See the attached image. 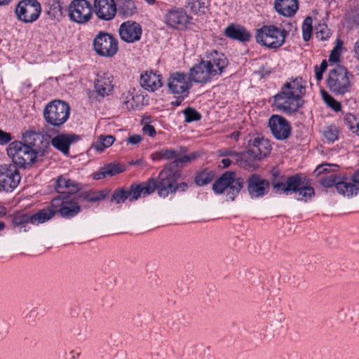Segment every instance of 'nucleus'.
<instances>
[{
	"instance_id": "4",
	"label": "nucleus",
	"mask_w": 359,
	"mask_h": 359,
	"mask_svg": "<svg viewBox=\"0 0 359 359\" xmlns=\"http://www.w3.org/2000/svg\"><path fill=\"white\" fill-rule=\"evenodd\" d=\"M7 154L12 158L13 165L25 169L35 163L38 156H43L44 150L29 147L22 142L15 141L9 144Z\"/></svg>"
},
{
	"instance_id": "24",
	"label": "nucleus",
	"mask_w": 359,
	"mask_h": 359,
	"mask_svg": "<svg viewBox=\"0 0 359 359\" xmlns=\"http://www.w3.org/2000/svg\"><path fill=\"white\" fill-rule=\"evenodd\" d=\"M248 149L261 160L270 154L271 147L269 141L259 136H252L248 140Z\"/></svg>"
},
{
	"instance_id": "34",
	"label": "nucleus",
	"mask_w": 359,
	"mask_h": 359,
	"mask_svg": "<svg viewBox=\"0 0 359 359\" xmlns=\"http://www.w3.org/2000/svg\"><path fill=\"white\" fill-rule=\"evenodd\" d=\"M177 150L180 154L175 158L174 161L165 165L173 171H180V168H182L184 165L189 163L188 156L187 155L182 156V154L186 152V149L183 147H180Z\"/></svg>"
},
{
	"instance_id": "55",
	"label": "nucleus",
	"mask_w": 359,
	"mask_h": 359,
	"mask_svg": "<svg viewBox=\"0 0 359 359\" xmlns=\"http://www.w3.org/2000/svg\"><path fill=\"white\" fill-rule=\"evenodd\" d=\"M142 136L140 135H133L128 137L127 142L131 144H137L142 141Z\"/></svg>"
},
{
	"instance_id": "3",
	"label": "nucleus",
	"mask_w": 359,
	"mask_h": 359,
	"mask_svg": "<svg viewBox=\"0 0 359 359\" xmlns=\"http://www.w3.org/2000/svg\"><path fill=\"white\" fill-rule=\"evenodd\" d=\"M181 177V171L172 170L166 165L159 172L158 179L149 178L147 182H142V187H150L149 195L156 189L158 195L165 198L170 194L176 193V182Z\"/></svg>"
},
{
	"instance_id": "2",
	"label": "nucleus",
	"mask_w": 359,
	"mask_h": 359,
	"mask_svg": "<svg viewBox=\"0 0 359 359\" xmlns=\"http://www.w3.org/2000/svg\"><path fill=\"white\" fill-rule=\"evenodd\" d=\"M305 90V83L302 78L285 83L280 91L273 97L275 106L286 114L296 112L302 107L301 99Z\"/></svg>"
},
{
	"instance_id": "41",
	"label": "nucleus",
	"mask_w": 359,
	"mask_h": 359,
	"mask_svg": "<svg viewBox=\"0 0 359 359\" xmlns=\"http://www.w3.org/2000/svg\"><path fill=\"white\" fill-rule=\"evenodd\" d=\"M39 135L32 130L26 131L22 135V144L27 145L29 147L35 148L36 139H39Z\"/></svg>"
},
{
	"instance_id": "21",
	"label": "nucleus",
	"mask_w": 359,
	"mask_h": 359,
	"mask_svg": "<svg viewBox=\"0 0 359 359\" xmlns=\"http://www.w3.org/2000/svg\"><path fill=\"white\" fill-rule=\"evenodd\" d=\"M337 191L348 198L356 196L359 193V169L351 175L349 180L343 176V181L337 184Z\"/></svg>"
},
{
	"instance_id": "26",
	"label": "nucleus",
	"mask_w": 359,
	"mask_h": 359,
	"mask_svg": "<svg viewBox=\"0 0 359 359\" xmlns=\"http://www.w3.org/2000/svg\"><path fill=\"white\" fill-rule=\"evenodd\" d=\"M189 19L187 13L182 8L171 9L165 16L166 24L173 28L177 26H186Z\"/></svg>"
},
{
	"instance_id": "20",
	"label": "nucleus",
	"mask_w": 359,
	"mask_h": 359,
	"mask_svg": "<svg viewBox=\"0 0 359 359\" xmlns=\"http://www.w3.org/2000/svg\"><path fill=\"white\" fill-rule=\"evenodd\" d=\"M142 32L141 25L132 20L123 22L118 29L120 38L126 43H135L140 41Z\"/></svg>"
},
{
	"instance_id": "36",
	"label": "nucleus",
	"mask_w": 359,
	"mask_h": 359,
	"mask_svg": "<svg viewBox=\"0 0 359 359\" xmlns=\"http://www.w3.org/2000/svg\"><path fill=\"white\" fill-rule=\"evenodd\" d=\"M271 184L272 185L274 192L276 194H282L283 190H280V188L276 187V184H283V186H285L287 177H285L284 175H280L279 170L276 168H273L271 170Z\"/></svg>"
},
{
	"instance_id": "62",
	"label": "nucleus",
	"mask_w": 359,
	"mask_h": 359,
	"mask_svg": "<svg viewBox=\"0 0 359 359\" xmlns=\"http://www.w3.org/2000/svg\"><path fill=\"white\" fill-rule=\"evenodd\" d=\"M231 161L229 158H223L222 160V163L223 165V168H228L231 165Z\"/></svg>"
},
{
	"instance_id": "30",
	"label": "nucleus",
	"mask_w": 359,
	"mask_h": 359,
	"mask_svg": "<svg viewBox=\"0 0 359 359\" xmlns=\"http://www.w3.org/2000/svg\"><path fill=\"white\" fill-rule=\"evenodd\" d=\"M273 6L279 14L290 17L298 10V0H275Z\"/></svg>"
},
{
	"instance_id": "1",
	"label": "nucleus",
	"mask_w": 359,
	"mask_h": 359,
	"mask_svg": "<svg viewBox=\"0 0 359 359\" xmlns=\"http://www.w3.org/2000/svg\"><path fill=\"white\" fill-rule=\"evenodd\" d=\"M229 65L226 56L216 50L206 55L205 60H201L190 69L189 76L191 82L205 83L212 77L220 76Z\"/></svg>"
},
{
	"instance_id": "60",
	"label": "nucleus",
	"mask_w": 359,
	"mask_h": 359,
	"mask_svg": "<svg viewBox=\"0 0 359 359\" xmlns=\"http://www.w3.org/2000/svg\"><path fill=\"white\" fill-rule=\"evenodd\" d=\"M315 74L318 81H320L323 79V72L318 69V66L315 67Z\"/></svg>"
},
{
	"instance_id": "57",
	"label": "nucleus",
	"mask_w": 359,
	"mask_h": 359,
	"mask_svg": "<svg viewBox=\"0 0 359 359\" xmlns=\"http://www.w3.org/2000/svg\"><path fill=\"white\" fill-rule=\"evenodd\" d=\"M107 175V173L106 172V170L105 168H103V170L102 172H97L94 175V177L93 178L95 180H101V179H103Z\"/></svg>"
},
{
	"instance_id": "38",
	"label": "nucleus",
	"mask_w": 359,
	"mask_h": 359,
	"mask_svg": "<svg viewBox=\"0 0 359 359\" xmlns=\"http://www.w3.org/2000/svg\"><path fill=\"white\" fill-rule=\"evenodd\" d=\"M115 141V137L111 135H101L98 137L97 140L95 142L92 147L97 151H102L105 148L110 147Z\"/></svg>"
},
{
	"instance_id": "22",
	"label": "nucleus",
	"mask_w": 359,
	"mask_h": 359,
	"mask_svg": "<svg viewBox=\"0 0 359 359\" xmlns=\"http://www.w3.org/2000/svg\"><path fill=\"white\" fill-rule=\"evenodd\" d=\"M93 11L102 20H112L117 12L115 0H94Z\"/></svg>"
},
{
	"instance_id": "45",
	"label": "nucleus",
	"mask_w": 359,
	"mask_h": 359,
	"mask_svg": "<svg viewBox=\"0 0 359 359\" xmlns=\"http://www.w3.org/2000/svg\"><path fill=\"white\" fill-rule=\"evenodd\" d=\"M323 135L327 141L334 142L338 139L339 129L334 125L327 126L323 131Z\"/></svg>"
},
{
	"instance_id": "5",
	"label": "nucleus",
	"mask_w": 359,
	"mask_h": 359,
	"mask_svg": "<svg viewBox=\"0 0 359 359\" xmlns=\"http://www.w3.org/2000/svg\"><path fill=\"white\" fill-rule=\"evenodd\" d=\"M276 187L280 188L283 190L282 194H294L295 198L299 201L307 202L315 196V190L309 181L306 177L303 178L300 174L288 177L285 186L276 184Z\"/></svg>"
},
{
	"instance_id": "54",
	"label": "nucleus",
	"mask_w": 359,
	"mask_h": 359,
	"mask_svg": "<svg viewBox=\"0 0 359 359\" xmlns=\"http://www.w3.org/2000/svg\"><path fill=\"white\" fill-rule=\"evenodd\" d=\"M142 130L145 134H147L150 137H154L156 135V130L154 127L150 124H146L145 126H144Z\"/></svg>"
},
{
	"instance_id": "58",
	"label": "nucleus",
	"mask_w": 359,
	"mask_h": 359,
	"mask_svg": "<svg viewBox=\"0 0 359 359\" xmlns=\"http://www.w3.org/2000/svg\"><path fill=\"white\" fill-rule=\"evenodd\" d=\"M184 96H178L175 101L171 102V105L173 107H178L181 104L182 102L184 100Z\"/></svg>"
},
{
	"instance_id": "23",
	"label": "nucleus",
	"mask_w": 359,
	"mask_h": 359,
	"mask_svg": "<svg viewBox=\"0 0 359 359\" xmlns=\"http://www.w3.org/2000/svg\"><path fill=\"white\" fill-rule=\"evenodd\" d=\"M81 183L68 178L66 175H60L55 180V189L60 194L59 196L65 197L76 194L81 190Z\"/></svg>"
},
{
	"instance_id": "48",
	"label": "nucleus",
	"mask_w": 359,
	"mask_h": 359,
	"mask_svg": "<svg viewBox=\"0 0 359 359\" xmlns=\"http://www.w3.org/2000/svg\"><path fill=\"white\" fill-rule=\"evenodd\" d=\"M185 116V121L190 123L201 119V114L194 108L187 107L183 111Z\"/></svg>"
},
{
	"instance_id": "63",
	"label": "nucleus",
	"mask_w": 359,
	"mask_h": 359,
	"mask_svg": "<svg viewBox=\"0 0 359 359\" xmlns=\"http://www.w3.org/2000/svg\"><path fill=\"white\" fill-rule=\"evenodd\" d=\"M354 51L357 56V58L359 60V39L356 41L355 44Z\"/></svg>"
},
{
	"instance_id": "17",
	"label": "nucleus",
	"mask_w": 359,
	"mask_h": 359,
	"mask_svg": "<svg viewBox=\"0 0 359 359\" xmlns=\"http://www.w3.org/2000/svg\"><path fill=\"white\" fill-rule=\"evenodd\" d=\"M269 126L275 138L285 140L291 135L290 123L280 115H272L269 119Z\"/></svg>"
},
{
	"instance_id": "25",
	"label": "nucleus",
	"mask_w": 359,
	"mask_h": 359,
	"mask_svg": "<svg viewBox=\"0 0 359 359\" xmlns=\"http://www.w3.org/2000/svg\"><path fill=\"white\" fill-rule=\"evenodd\" d=\"M79 136L75 134H60L51 140V144L65 155H67L71 144L77 142Z\"/></svg>"
},
{
	"instance_id": "53",
	"label": "nucleus",
	"mask_w": 359,
	"mask_h": 359,
	"mask_svg": "<svg viewBox=\"0 0 359 359\" xmlns=\"http://www.w3.org/2000/svg\"><path fill=\"white\" fill-rule=\"evenodd\" d=\"M12 140V135L9 133H6L0 129V144L4 145Z\"/></svg>"
},
{
	"instance_id": "42",
	"label": "nucleus",
	"mask_w": 359,
	"mask_h": 359,
	"mask_svg": "<svg viewBox=\"0 0 359 359\" xmlns=\"http://www.w3.org/2000/svg\"><path fill=\"white\" fill-rule=\"evenodd\" d=\"M341 181H343V176L341 177L334 174H332L329 177H322L320 180V183L324 187L330 188L334 185L335 188L337 189V184Z\"/></svg>"
},
{
	"instance_id": "29",
	"label": "nucleus",
	"mask_w": 359,
	"mask_h": 359,
	"mask_svg": "<svg viewBox=\"0 0 359 359\" xmlns=\"http://www.w3.org/2000/svg\"><path fill=\"white\" fill-rule=\"evenodd\" d=\"M224 35L233 40L240 42L249 41L251 38L250 33L243 26L238 24H230L224 29Z\"/></svg>"
},
{
	"instance_id": "16",
	"label": "nucleus",
	"mask_w": 359,
	"mask_h": 359,
	"mask_svg": "<svg viewBox=\"0 0 359 359\" xmlns=\"http://www.w3.org/2000/svg\"><path fill=\"white\" fill-rule=\"evenodd\" d=\"M52 217V212L48 210H43V209L33 215H29L28 214H16L13 216L12 223L15 226H20L21 228H24V231H27L25 224L28 223L39 224L49 220Z\"/></svg>"
},
{
	"instance_id": "59",
	"label": "nucleus",
	"mask_w": 359,
	"mask_h": 359,
	"mask_svg": "<svg viewBox=\"0 0 359 359\" xmlns=\"http://www.w3.org/2000/svg\"><path fill=\"white\" fill-rule=\"evenodd\" d=\"M188 188V184L186 182H181L180 184H177L176 182V191L177 190L181 191H185Z\"/></svg>"
},
{
	"instance_id": "28",
	"label": "nucleus",
	"mask_w": 359,
	"mask_h": 359,
	"mask_svg": "<svg viewBox=\"0 0 359 359\" xmlns=\"http://www.w3.org/2000/svg\"><path fill=\"white\" fill-rule=\"evenodd\" d=\"M112 81L113 76L109 73L98 74L94 85L96 93L102 97L109 95L114 87Z\"/></svg>"
},
{
	"instance_id": "11",
	"label": "nucleus",
	"mask_w": 359,
	"mask_h": 359,
	"mask_svg": "<svg viewBox=\"0 0 359 359\" xmlns=\"http://www.w3.org/2000/svg\"><path fill=\"white\" fill-rule=\"evenodd\" d=\"M93 46L95 53L100 56L111 57L118 51V40L111 34L100 31L95 36Z\"/></svg>"
},
{
	"instance_id": "12",
	"label": "nucleus",
	"mask_w": 359,
	"mask_h": 359,
	"mask_svg": "<svg viewBox=\"0 0 359 359\" xmlns=\"http://www.w3.org/2000/svg\"><path fill=\"white\" fill-rule=\"evenodd\" d=\"M41 6L37 0H22L15 9L17 18L24 23H32L39 18Z\"/></svg>"
},
{
	"instance_id": "6",
	"label": "nucleus",
	"mask_w": 359,
	"mask_h": 359,
	"mask_svg": "<svg viewBox=\"0 0 359 359\" xmlns=\"http://www.w3.org/2000/svg\"><path fill=\"white\" fill-rule=\"evenodd\" d=\"M243 184L244 180L242 177H236L235 172L226 171L212 184V189L216 194L226 191L227 199L233 201L243 187Z\"/></svg>"
},
{
	"instance_id": "49",
	"label": "nucleus",
	"mask_w": 359,
	"mask_h": 359,
	"mask_svg": "<svg viewBox=\"0 0 359 359\" xmlns=\"http://www.w3.org/2000/svg\"><path fill=\"white\" fill-rule=\"evenodd\" d=\"M342 47V41L338 39L336 46L332 49L329 56V61L332 62H337L339 60L340 50Z\"/></svg>"
},
{
	"instance_id": "7",
	"label": "nucleus",
	"mask_w": 359,
	"mask_h": 359,
	"mask_svg": "<svg viewBox=\"0 0 359 359\" xmlns=\"http://www.w3.org/2000/svg\"><path fill=\"white\" fill-rule=\"evenodd\" d=\"M69 114V104L59 100L48 102L43 111L44 120L54 128H60L68 120Z\"/></svg>"
},
{
	"instance_id": "64",
	"label": "nucleus",
	"mask_w": 359,
	"mask_h": 359,
	"mask_svg": "<svg viewBox=\"0 0 359 359\" xmlns=\"http://www.w3.org/2000/svg\"><path fill=\"white\" fill-rule=\"evenodd\" d=\"M320 33L321 34V36L320 37H321L322 40H325L326 39H327L330 36V34L329 30L326 31V36H324V32L323 30H321L320 32ZM318 34H319V32H318Z\"/></svg>"
},
{
	"instance_id": "56",
	"label": "nucleus",
	"mask_w": 359,
	"mask_h": 359,
	"mask_svg": "<svg viewBox=\"0 0 359 359\" xmlns=\"http://www.w3.org/2000/svg\"><path fill=\"white\" fill-rule=\"evenodd\" d=\"M6 210L4 206H0V217L6 215ZM5 228V223L0 221V231H3Z\"/></svg>"
},
{
	"instance_id": "27",
	"label": "nucleus",
	"mask_w": 359,
	"mask_h": 359,
	"mask_svg": "<svg viewBox=\"0 0 359 359\" xmlns=\"http://www.w3.org/2000/svg\"><path fill=\"white\" fill-rule=\"evenodd\" d=\"M161 75L152 71L145 72L140 76V83L145 90L154 92L163 85Z\"/></svg>"
},
{
	"instance_id": "61",
	"label": "nucleus",
	"mask_w": 359,
	"mask_h": 359,
	"mask_svg": "<svg viewBox=\"0 0 359 359\" xmlns=\"http://www.w3.org/2000/svg\"><path fill=\"white\" fill-rule=\"evenodd\" d=\"M327 67V63L326 60H323L320 65V67H318V69L323 71V72L326 70Z\"/></svg>"
},
{
	"instance_id": "14",
	"label": "nucleus",
	"mask_w": 359,
	"mask_h": 359,
	"mask_svg": "<svg viewBox=\"0 0 359 359\" xmlns=\"http://www.w3.org/2000/svg\"><path fill=\"white\" fill-rule=\"evenodd\" d=\"M67 10L70 20L78 24H86L92 18L93 7L87 0H73Z\"/></svg>"
},
{
	"instance_id": "52",
	"label": "nucleus",
	"mask_w": 359,
	"mask_h": 359,
	"mask_svg": "<svg viewBox=\"0 0 359 359\" xmlns=\"http://www.w3.org/2000/svg\"><path fill=\"white\" fill-rule=\"evenodd\" d=\"M134 96L128 92L126 95V100L123 101V104L128 109H133L135 107H137V105L134 104Z\"/></svg>"
},
{
	"instance_id": "18",
	"label": "nucleus",
	"mask_w": 359,
	"mask_h": 359,
	"mask_svg": "<svg viewBox=\"0 0 359 359\" xmlns=\"http://www.w3.org/2000/svg\"><path fill=\"white\" fill-rule=\"evenodd\" d=\"M168 87L173 94H183L188 93L191 88V81L186 74L177 72L170 74L168 78Z\"/></svg>"
},
{
	"instance_id": "15",
	"label": "nucleus",
	"mask_w": 359,
	"mask_h": 359,
	"mask_svg": "<svg viewBox=\"0 0 359 359\" xmlns=\"http://www.w3.org/2000/svg\"><path fill=\"white\" fill-rule=\"evenodd\" d=\"M20 179L19 170L15 165H0V191H13L19 184Z\"/></svg>"
},
{
	"instance_id": "39",
	"label": "nucleus",
	"mask_w": 359,
	"mask_h": 359,
	"mask_svg": "<svg viewBox=\"0 0 359 359\" xmlns=\"http://www.w3.org/2000/svg\"><path fill=\"white\" fill-rule=\"evenodd\" d=\"M344 121L353 133L359 136V117L352 114H346L344 117Z\"/></svg>"
},
{
	"instance_id": "32",
	"label": "nucleus",
	"mask_w": 359,
	"mask_h": 359,
	"mask_svg": "<svg viewBox=\"0 0 359 359\" xmlns=\"http://www.w3.org/2000/svg\"><path fill=\"white\" fill-rule=\"evenodd\" d=\"M261 161L258 156H255V154H251L250 149H248L245 152L239 153L236 164L240 167L252 170L258 167V161Z\"/></svg>"
},
{
	"instance_id": "50",
	"label": "nucleus",
	"mask_w": 359,
	"mask_h": 359,
	"mask_svg": "<svg viewBox=\"0 0 359 359\" xmlns=\"http://www.w3.org/2000/svg\"><path fill=\"white\" fill-rule=\"evenodd\" d=\"M106 172L109 176H114L115 175L121 173L124 171V169L118 164H109L104 167Z\"/></svg>"
},
{
	"instance_id": "35",
	"label": "nucleus",
	"mask_w": 359,
	"mask_h": 359,
	"mask_svg": "<svg viewBox=\"0 0 359 359\" xmlns=\"http://www.w3.org/2000/svg\"><path fill=\"white\" fill-rule=\"evenodd\" d=\"M179 154V151L177 149H162L158 151L153 153L151 155V158L153 161H160L162 159L175 160V158L177 157Z\"/></svg>"
},
{
	"instance_id": "43",
	"label": "nucleus",
	"mask_w": 359,
	"mask_h": 359,
	"mask_svg": "<svg viewBox=\"0 0 359 359\" xmlns=\"http://www.w3.org/2000/svg\"><path fill=\"white\" fill-rule=\"evenodd\" d=\"M321 95L325 102L334 111H339L341 110V106L339 102L334 99V97H332L325 90L321 91Z\"/></svg>"
},
{
	"instance_id": "9",
	"label": "nucleus",
	"mask_w": 359,
	"mask_h": 359,
	"mask_svg": "<svg viewBox=\"0 0 359 359\" xmlns=\"http://www.w3.org/2000/svg\"><path fill=\"white\" fill-rule=\"evenodd\" d=\"M287 32L274 25H265L257 30L256 41L269 48H278L285 41Z\"/></svg>"
},
{
	"instance_id": "10",
	"label": "nucleus",
	"mask_w": 359,
	"mask_h": 359,
	"mask_svg": "<svg viewBox=\"0 0 359 359\" xmlns=\"http://www.w3.org/2000/svg\"><path fill=\"white\" fill-rule=\"evenodd\" d=\"M80 202V200L77 199V196L72 198L69 196H57L52 200L50 207L43 210L52 212L53 217L57 212L62 217L69 219L81 212Z\"/></svg>"
},
{
	"instance_id": "51",
	"label": "nucleus",
	"mask_w": 359,
	"mask_h": 359,
	"mask_svg": "<svg viewBox=\"0 0 359 359\" xmlns=\"http://www.w3.org/2000/svg\"><path fill=\"white\" fill-rule=\"evenodd\" d=\"M218 154L219 156H228L231 157L233 160L235 161V163H237V159L239 156L238 152H236L234 151L230 150V149H222L218 151Z\"/></svg>"
},
{
	"instance_id": "31",
	"label": "nucleus",
	"mask_w": 359,
	"mask_h": 359,
	"mask_svg": "<svg viewBox=\"0 0 359 359\" xmlns=\"http://www.w3.org/2000/svg\"><path fill=\"white\" fill-rule=\"evenodd\" d=\"M45 13L50 20L60 21L64 16L63 2L49 0L46 5Z\"/></svg>"
},
{
	"instance_id": "37",
	"label": "nucleus",
	"mask_w": 359,
	"mask_h": 359,
	"mask_svg": "<svg viewBox=\"0 0 359 359\" xmlns=\"http://www.w3.org/2000/svg\"><path fill=\"white\" fill-rule=\"evenodd\" d=\"M105 196L102 191H88L80 193L77 195V199L80 201L97 202L104 198Z\"/></svg>"
},
{
	"instance_id": "40",
	"label": "nucleus",
	"mask_w": 359,
	"mask_h": 359,
	"mask_svg": "<svg viewBox=\"0 0 359 359\" xmlns=\"http://www.w3.org/2000/svg\"><path fill=\"white\" fill-rule=\"evenodd\" d=\"M215 173L212 171L204 170L195 177V182L198 186H204L209 184L214 178Z\"/></svg>"
},
{
	"instance_id": "47",
	"label": "nucleus",
	"mask_w": 359,
	"mask_h": 359,
	"mask_svg": "<svg viewBox=\"0 0 359 359\" xmlns=\"http://www.w3.org/2000/svg\"><path fill=\"white\" fill-rule=\"evenodd\" d=\"M339 168L338 165L332 163H323L318 165L314 170L316 175L318 176L323 172H336Z\"/></svg>"
},
{
	"instance_id": "13",
	"label": "nucleus",
	"mask_w": 359,
	"mask_h": 359,
	"mask_svg": "<svg viewBox=\"0 0 359 359\" xmlns=\"http://www.w3.org/2000/svg\"><path fill=\"white\" fill-rule=\"evenodd\" d=\"M150 187H142V183L130 184V188L117 189L114 190L111 196V202H115L117 204L124 203L126 200L129 201H137L140 197H145L149 195Z\"/></svg>"
},
{
	"instance_id": "33",
	"label": "nucleus",
	"mask_w": 359,
	"mask_h": 359,
	"mask_svg": "<svg viewBox=\"0 0 359 359\" xmlns=\"http://www.w3.org/2000/svg\"><path fill=\"white\" fill-rule=\"evenodd\" d=\"M117 12L124 17H130L137 11V7L133 0H115Z\"/></svg>"
},
{
	"instance_id": "19",
	"label": "nucleus",
	"mask_w": 359,
	"mask_h": 359,
	"mask_svg": "<svg viewBox=\"0 0 359 359\" xmlns=\"http://www.w3.org/2000/svg\"><path fill=\"white\" fill-rule=\"evenodd\" d=\"M247 189L252 198H261L267 194L270 182L257 174L251 175L247 180Z\"/></svg>"
},
{
	"instance_id": "44",
	"label": "nucleus",
	"mask_w": 359,
	"mask_h": 359,
	"mask_svg": "<svg viewBox=\"0 0 359 359\" xmlns=\"http://www.w3.org/2000/svg\"><path fill=\"white\" fill-rule=\"evenodd\" d=\"M302 36L305 41H308L311 36L312 34V18L310 16H307L302 24Z\"/></svg>"
},
{
	"instance_id": "46",
	"label": "nucleus",
	"mask_w": 359,
	"mask_h": 359,
	"mask_svg": "<svg viewBox=\"0 0 359 359\" xmlns=\"http://www.w3.org/2000/svg\"><path fill=\"white\" fill-rule=\"evenodd\" d=\"M187 7L189 8L194 13H205V4L201 0H189Z\"/></svg>"
},
{
	"instance_id": "8",
	"label": "nucleus",
	"mask_w": 359,
	"mask_h": 359,
	"mask_svg": "<svg viewBox=\"0 0 359 359\" xmlns=\"http://www.w3.org/2000/svg\"><path fill=\"white\" fill-rule=\"evenodd\" d=\"M353 75L345 67L338 65L329 72L326 79L327 86L335 95H344L351 88Z\"/></svg>"
}]
</instances>
